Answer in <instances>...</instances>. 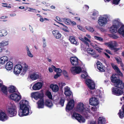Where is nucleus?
Wrapping results in <instances>:
<instances>
[{
  "label": "nucleus",
  "mask_w": 124,
  "mask_h": 124,
  "mask_svg": "<svg viewBox=\"0 0 124 124\" xmlns=\"http://www.w3.org/2000/svg\"><path fill=\"white\" fill-rule=\"evenodd\" d=\"M89 106L85 105L83 103H78L75 108V110L81 114L86 118H89L91 116L92 113L89 108Z\"/></svg>",
  "instance_id": "f257e3e1"
},
{
  "label": "nucleus",
  "mask_w": 124,
  "mask_h": 124,
  "mask_svg": "<svg viewBox=\"0 0 124 124\" xmlns=\"http://www.w3.org/2000/svg\"><path fill=\"white\" fill-rule=\"evenodd\" d=\"M91 37L89 34H87L86 35V36L84 37V38L79 37V38L88 47L89 46V43L91 46L99 52H101L103 49L100 47L99 45L100 44L95 41H91L89 39H91Z\"/></svg>",
  "instance_id": "f03ea898"
},
{
  "label": "nucleus",
  "mask_w": 124,
  "mask_h": 124,
  "mask_svg": "<svg viewBox=\"0 0 124 124\" xmlns=\"http://www.w3.org/2000/svg\"><path fill=\"white\" fill-rule=\"evenodd\" d=\"M20 108L18 111V115L21 117L28 115L29 113L28 101L26 100H22L20 103Z\"/></svg>",
  "instance_id": "7ed1b4c3"
},
{
  "label": "nucleus",
  "mask_w": 124,
  "mask_h": 124,
  "mask_svg": "<svg viewBox=\"0 0 124 124\" xmlns=\"http://www.w3.org/2000/svg\"><path fill=\"white\" fill-rule=\"evenodd\" d=\"M112 25L109 29V31L111 33L116 32L119 28L122 25L120 20L118 18L114 19L112 21Z\"/></svg>",
  "instance_id": "20e7f679"
},
{
  "label": "nucleus",
  "mask_w": 124,
  "mask_h": 124,
  "mask_svg": "<svg viewBox=\"0 0 124 124\" xmlns=\"http://www.w3.org/2000/svg\"><path fill=\"white\" fill-rule=\"evenodd\" d=\"M110 18V15L108 14H104L101 16L98 19V25L100 27H104L107 24L108 19Z\"/></svg>",
  "instance_id": "39448f33"
},
{
  "label": "nucleus",
  "mask_w": 124,
  "mask_h": 124,
  "mask_svg": "<svg viewBox=\"0 0 124 124\" xmlns=\"http://www.w3.org/2000/svg\"><path fill=\"white\" fill-rule=\"evenodd\" d=\"M104 44L107 46L111 50H113L115 51H116L122 49V47L116 48L118 46V45L115 41H112L108 43H105Z\"/></svg>",
  "instance_id": "423d86ee"
},
{
  "label": "nucleus",
  "mask_w": 124,
  "mask_h": 124,
  "mask_svg": "<svg viewBox=\"0 0 124 124\" xmlns=\"http://www.w3.org/2000/svg\"><path fill=\"white\" fill-rule=\"evenodd\" d=\"M116 75H113L111 77V79L112 82L114 83V85H117L119 87L123 88L124 87V84L121 81L117 79Z\"/></svg>",
  "instance_id": "0eeeda50"
},
{
  "label": "nucleus",
  "mask_w": 124,
  "mask_h": 124,
  "mask_svg": "<svg viewBox=\"0 0 124 124\" xmlns=\"http://www.w3.org/2000/svg\"><path fill=\"white\" fill-rule=\"evenodd\" d=\"M115 87L112 88V93L117 96H119L122 94L123 91L122 89L124 88H120L119 87L118 85H115Z\"/></svg>",
  "instance_id": "6e6552de"
},
{
  "label": "nucleus",
  "mask_w": 124,
  "mask_h": 124,
  "mask_svg": "<svg viewBox=\"0 0 124 124\" xmlns=\"http://www.w3.org/2000/svg\"><path fill=\"white\" fill-rule=\"evenodd\" d=\"M71 117L73 119L75 118L80 123H84L85 121V120L83 116L76 113L72 114Z\"/></svg>",
  "instance_id": "1a4fd4ad"
},
{
  "label": "nucleus",
  "mask_w": 124,
  "mask_h": 124,
  "mask_svg": "<svg viewBox=\"0 0 124 124\" xmlns=\"http://www.w3.org/2000/svg\"><path fill=\"white\" fill-rule=\"evenodd\" d=\"M85 50L89 55L92 56L94 58H96L99 56V55L96 54L95 50L90 47H88L86 48Z\"/></svg>",
  "instance_id": "9d476101"
},
{
  "label": "nucleus",
  "mask_w": 124,
  "mask_h": 124,
  "mask_svg": "<svg viewBox=\"0 0 124 124\" xmlns=\"http://www.w3.org/2000/svg\"><path fill=\"white\" fill-rule=\"evenodd\" d=\"M16 109V107L14 106L10 107L8 108V113L10 116L13 117L16 116L17 113Z\"/></svg>",
  "instance_id": "9b49d317"
},
{
  "label": "nucleus",
  "mask_w": 124,
  "mask_h": 124,
  "mask_svg": "<svg viewBox=\"0 0 124 124\" xmlns=\"http://www.w3.org/2000/svg\"><path fill=\"white\" fill-rule=\"evenodd\" d=\"M85 82L88 87L90 89L92 90L95 88V85L93 80L90 79H87L86 80Z\"/></svg>",
  "instance_id": "f8f14e48"
},
{
  "label": "nucleus",
  "mask_w": 124,
  "mask_h": 124,
  "mask_svg": "<svg viewBox=\"0 0 124 124\" xmlns=\"http://www.w3.org/2000/svg\"><path fill=\"white\" fill-rule=\"evenodd\" d=\"M89 103L90 105L93 106H96L99 104L98 100L97 98L95 97H92L89 100Z\"/></svg>",
  "instance_id": "ddd939ff"
},
{
  "label": "nucleus",
  "mask_w": 124,
  "mask_h": 124,
  "mask_svg": "<svg viewBox=\"0 0 124 124\" xmlns=\"http://www.w3.org/2000/svg\"><path fill=\"white\" fill-rule=\"evenodd\" d=\"M71 72L74 74L80 73L82 70V69L80 66H74L71 68Z\"/></svg>",
  "instance_id": "4468645a"
},
{
  "label": "nucleus",
  "mask_w": 124,
  "mask_h": 124,
  "mask_svg": "<svg viewBox=\"0 0 124 124\" xmlns=\"http://www.w3.org/2000/svg\"><path fill=\"white\" fill-rule=\"evenodd\" d=\"M10 98L16 102H18L21 99V95H19L16 93H14L11 94L10 96Z\"/></svg>",
  "instance_id": "2eb2a0df"
},
{
  "label": "nucleus",
  "mask_w": 124,
  "mask_h": 124,
  "mask_svg": "<svg viewBox=\"0 0 124 124\" xmlns=\"http://www.w3.org/2000/svg\"><path fill=\"white\" fill-rule=\"evenodd\" d=\"M22 69V67L20 64H17L14 67V72L16 74H18L21 72Z\"/></svg>",
  "instance_id": "dca6fc26"
},
{
  "label": "nucleus",
  "mask_w": 124,
  "mask_h": 124,
  "mask_svg": "<svg viewBox=\"0 0 124 124\" xmlns=\"http://www.w3.org/2000/svg\"><path fill=\"white\" fill-rule=\"evenodd\" d=\"M7 115L2 111L0 110V120L3 122L7 120L8 119Z\"/></svg>",
  "instance_id": "f3484780"
},
{
  "label": "nucleus",
  "mask_w": 124,
  "mask_h": 124,
  "mask_svg": "<svg viewBox=\"0 0 124 124\" xmlns=\"http://www.w3.org/2000/svg\"><path fill=\"white\" fill-rule=\"evenodd\" d=\"M97 69L101 72H104L105 71V67L104 65L100 62H97L96 63Z\"/></svg>",
  "instance_id": "a211bd4d"
},
{
  "label": "nucleus",
  "mask_w": 124,
  "mask_h": 124,
  "mask_svg": "<svg viewBox=\"0 0 124 124\" xmlns=\"http://www.w3.org/2000/svg\"><path fill=\"white\" fill-rule=\"evenodd\" d=\"M42 85L43 84L42 83L38 82L33 85L32 88L34 90H39L41 88Z\"/></svg>",
  "instance_id": "6ab92c4d"
},
{
  "label": "nucleus",
  "mask_w": 124,
  "mask_h": 124,
  "mask_svg": "<svg viewBox=\"0 0 124 124\" xmlns=\"http://www.w3.org/2000/svg\"><path fill=\"white\" fill-rule=\"evenodd\" d=\"M44 95L43 93H34L33 96L34 99L36 100H37L39 99H42V98L44 97Z\"/></svg>",
  "instance_id": "aec40b11"
},
{
  "label": "nucleus",
  "mask_w": 124,
  "mask_h": 124,
  "mask_svg": "<svg viewBox=\"0 0 124 124\" xmlns=\"http://www.w3.org/2000/svg\"><path fill=\"white\" fill-rule=\"evenodd\" d=\"M70 62L73 65H77L78 64V60L77 58L75 57L70 58Z\"/></svg>",
  "instance_id": "412c9836"
},
{
  "label": "nucleus",
  "mask_w": 124,
  "mask_h": 124,
  "mask_svg": "<svg viewBox=\"0 0 124 124\" xmlns=\"http://www.w3.org/2000/svg\"><path fill=\"white\" fill-rule=\"evenodd\" d=\"M38 108H44L45 103L43 99L39 100L37 102Z\"/></svg>",
  "instance_id": "4be33fe9"
},
{
  "label": "nucleus",
  "mask_w": 124,
  "mask_h": 124,
  "mask_svg": "<svg viewBox=\"0 0 124 124\" xmlns=\"http://www.w3.org/2000/svg\"><path fill=\"white\" fill-rule=\"evenodd\" d=\"M111 65L113 69L116 71L121 77L123 76V75L121 72L118 68L113 63H111Z\"/></svg>",
  "instance_id": "5701e85b"
},
{
  "label": "nucleus",
  "mask_w": 124,
  "mask_h": 124,
  "mask_svg": "<svg viewBox=\"0 0 124 124\" xmlns=\"http://www.w3.org/2000/svg\"><path fill=\"white\" fill-rule=\"evenodd\" d=\"M56 19L59 21L62 22V20L63 21H64V22L66 24L68 25L70 24L69 22L70 21L69 20V19H68L67 18H62V19H61L59 17L57 16L56 17Z\"/></svg>",
  "instance_id": "b1692460"
},
{
  "label": "nucleus",
  "mask_w": 124,
  "mask_h": 124,
  "mask_svg": "<svg viewBox=\"0 0 124 124\" xmlns=\"http://www.w3.org/2000/svg\"><path fill=\"white\" fill-rule=\"evenodd\" d=\"M52 32L54 36L56 39H59L61 37V35L58 31L57 30L53 31Z\"/></svg>",
  "instance_id": "393cba45"
},
{
  "label": "nucleus",
  "mask_w": 124,
  "mask_h": 124,
  "mask_svg": "<svg viewBox=\"0 0 124 124\" xmlns=\"http://www.w3.org/2000/svg\"><path fill=\"white\" fill-rule=\"evenodd\" d=\"M50 87L53 92L55 93L57 92L59 90L58 86L56 85L51 84L50 86Z\"/></svg>",
  "instance_id": "a878e982"
},
{
  "label": "nucleus",
  "mask_w": 124,
  "mask_h": 124,
  "mask_svg": "<svg viewBox=\"0 0 124 124\" xmlns=\"http://www.w3.org/2000/svg\"><path fill=\"white\" fill-rule=\"evenodd\" d=\"M93 95L94 96H96L99 98H101V97L102 95V93L99 90H97L93 93Z\"/></svg>",
  "instance_id": "bb28decb"
},
{
  "label": "nucleus",
  "mask_w": 124,
  "mask_h": 124,
  "mask_svg": "<svg viewBox=\"0 0 124 124\" xmlns=\"http://www.w3.org/2000/svg\"><path fill=\"white\" fill-rule=\"evenodd\" d=\"M13 63L11 62H8L6 66V68L8 70H11L13 68Z\"/></svg>",
  "instance_id": "cd10ccee"
},
{
  "label": "nucleus",
  "mask_w": 124,
  "mask_h": 124,
  "mask_svg": "<svg viewBox=\"0 0 124 124\" xmlns=\"http://www.w3.org/2000/svg\"><path fill=\"white\" fill-rule=\"evenodd\" d=\"M8 58L6 56L1 57L0 58V63L2 64H4L5 62L8 61Z\"/></svg>",
  "instance_id": "c85d7f7f"
},
{
  "label": "nucleus",
  "mask_w": 124,
  "mask_h": 124,
  "mask_svg": "<svg viewBox=\"0 0 124 124\" xmlns=\"http://www.w3.org/2000/svg\"><path fill=\"white\" fill-rule=\"evenodd\" d=\"M39 75L35 73L31 74L30 76V78L32 80L37 79L39 78Z\"/></svg>",
  "instance_id": "c756f323"
},
{
  "label": "nucleus",
  "mask_w": 124,
  "mask_h": 124,
  "mask_svg": "<svg viewBox=\"0 0 124 124\" xmlns=\"http://www.w3.org/2000/svg\"><path fill=\"white\" fill-rule=\"evenodd\" d=\"M105 119L103 117H100L98 119V122L99 124H105Z\"/></svg>",
  "instance_id": "7c9ffc66"
},
{
  "label": "nucleus",
  "mask_w": 124,
  "mask_h": 124,
  "mask_svg": "<svg viewBox=\"0 0 124 124\" xmlns=\"http://www.w3.org/2000/svg\"><path fill=\"white\" fill-rule=\"evenodd\" d=\"M118 32L124 37V25L122 26L118 30Z\"/></svg>",
  "instance_id": "2f4dec72"
},
{
  "label": "nucleus",
  "mask_w": 124,
  "mask_h": 124,
  "mask_svg": "<svg viewBox=\"0 0 124 124\" xmlns=\"http://www.w3.org/2000/svg\"><path fill=\"white\" fill-rule=\"evenodd\" d=\"M45 105L47 107L49 108L51 107L53 105V103L48 100L45 101Z\"/></svg>",
  "instance_id": "473e14b6"
},
{
  "label": "nucleus",
  "mask_w": 124,
  "mask_h": 124,
  "mask_svg": "<svg viewBox=\"0 0 124 124\" xmlns=\"http://www.w3.org/2000/svg\"><path fill=\"white\" fill-rule=\"evenodd\" d=\"M65 92L64 93L67 96H70V89L68 86H66L64 88Z\"/></svg>",
  "instance_id": "72a5a7b5"
},
{
  "label": "nucleus",
  "mask_w": 124,
  "mask_h": 124,
  "mask_svg": "<svg viewBox=\"0 0 124 124\" xmlns=\"http://www.w3.org/2000/svg\"><path fill=\"white\" fill-rule=\"evenodd\" d=\"M16 87L14 86L11 85L8 88V91L10 93H13L15 92Z\"/></svg>",
  "instance_id": "f704fd0d"
},
{
  "label": "nucleus",
  "mask_w": 124,
  "mask_h": 124,
  "mask_svg": "<svg viewBox=\"0 0 124 124\" xmlns=\"http://www.w3.org/2000/svg\"><path fill=\"white\" fill-rule=\"evenodd\" d=\"M51 66L52 68L54 69L55 72L61 73L62 72V70L60 68H56L55 66L53 65H52Z\"/></svg>",
  "instance_id": "c9c22d12"
},
{
  "label": "nucleus",
  "mask_w": 124,
  "mask_h": 124,
  "mask_svg": "<svg viewBox=\"0 0 124 124\" xmlns=\"http://www.w3.org/2000/svg\"><path fill=\"white\" fill-rule=\"evenodd\" d=\"M7 34V31L5 30H0V36L2 37L6 36Z\"/></svg>",
  "instance_id": "e433bc0d"
},
{
  "label": "nucleus",
  "mask_w": 124,
  "mask_h": 124,
  "mask_svg": "<svg viewBox=\"0 0 124 124\" xmlns=\"http://www.w3.org/2000/svg\"><path fill=\"white\" fill-rule=\"evenodd\" d=\"M70 42L72 44L75 45L77 44V43L75 40V37L73 36L70 37Z\"/></svg>",
  "instance_id": "4c0bfd02"
},
{
  "label": "nucleus",
  "mask_w": 124,
  "mask_h": 124,
  "mask_svg": "<svg viewBox=\"0 0 124 124\" xmlns=\"http://www.w3.org/2000/svg\"><path fill=\"white\" fill-rule=\"evenodd\" d=\"M26 49L27 50V53L28 55L31 57H33V55L31 53V52L29 50V48L28 46H26Z\"/></svg>",
  "instance_id": "58836bf2"
},
{
  "label": "nucleus",
  "mask_w": 124,
  "mask_h": 124,
  "mask_svg": "<svg viewBox=\"0 0 124 124\" xmlns=\"http://www.w3.org/2000/svg\"><path fill=\"white\" fill-rule=\"evenodd\" d=\"M65 110L67 112H70V100L68 101V102L65 108Z\"/></svg>",
  "instance_id": "ea45409f"
},
{
  "label": "nucleus",
  "mask_w": 124,
  "mask_h": 124,
  "mask_svg": "<svg viewBox=\"0 0 124 124\" xmlns=\"http://www.w3.org/2000/svg\"><path fill=\"white\" fill-rule=\"evenodd\" d=\"M46 94L49 99H52V96L50 92L49 91H47L46 93Z\"/></svg>",
  "instance_id": "a19ab883"
},
{
  "label": "nucleus",
  "mask_w": 124,
  "mask_h": 124,
  "mask_svg": "<svg viewBox=\"0 0 124 124\" xmlns=\"http://www.w3.org/2000/svg\"><path fill=\"white\" fill-rule=\"evenodd\" d=\"M1 90L2 92L5 94L6 95L7 93V87L4 85L1 88Z\"/></svg>",
  "instance_id": "79ce46f5"
},
{
  "label": "nucleus",
  "mask_w": 124,
  "mask_h": 124,
  "mask_svg": "<svg viewBox=\"0 0 124 124\" xmlns=\"http://www.w3.org/2000/svg\"><path fill=\"white\" fill-rule=\"evenodd\" d=\"M70 109L73 108L74 106V101L73 99H70Z\"/></svg>",
  "instance_id": "37998d69"
},
{
  "label": "nucleus",
  "mask_w": 124,
  "mask_h": 124,
  "mask_svg": "<svg viewBox=\"0 0 124 124\" xmlns=\"http://www.w3.org/2000/svg\"><path fill=\"white\" fill-rule=\"evenodd\" d=\"M64 101L65 100L64 98L61 97L60 98L59 103L62 107H63L64 106Z\"/></svg>",
  "instance_id": "c03bdc74"
},
{
  "label": "nucleus",
  "mask_w": 124,
  "mask_h": 124,
  "mask_svg": "<svg viewBox=\"0 0 124 124\" xmlns=\"http://www.w3.org/2000/svg\"><path fill=\"white\" fill-rule=\"evenodd\" d=\"M87 76V72L86 71H84L82 72L81 75V77L82 78H85Z\"/></svg>",
  "instance_id": "a18cd8bd"
},
{
  "label": "nucleus",
  "mask_w": 124,
  "mask_h": 124,
  "mask_svg": "<svg viewBox=\"0 0 124 124\" xmlns=\"http://www.w3.org/2000/svg\"><path fill=\"white\" fill-rule=\"evenodd\" d=\"M118 114L120 118H122L124 117V112H123L121 110H119V112L118 113Z\"/></svg>",
  "instance_id": "49530a36"
},
{
  "label": "nucleus",
  "mask_w": 124,
  "mask_h": 124,
  "mask_svg": "<svg viewBox=\"0 0 124 124\" xmlns=\"http://www.w3.org/2000/svg\"><path fill=\"white\" fill-rule=\"evenodd\" d=\"M85 28L89 31L91 32H93L94 31V29L91 27H85Z\"/></svg>",
  "instance_id": "de8ad7c7"
},
{
  "label": "nucleus",
  "mask_w": 124,
  "mask_h": 124,
  "mask_svg": "<svg viewBox=\"0 0 124 124\" xmlns=\"http://www.w3.org/2000/svg\"><path fill=\"white\" fill-rule=\"evenodd\" d=\"M59 23L61 25H62L64 28H63V30L64 31L66 32H69V31L68 30V27L66 26L62 23Z\"/></svg>",
  "instance_id": "09e8293b"
},
{
  "label": "nucleus",
  "mask_w": 124,
  "mask_h": 124,
  "mask_svg": "<svg viewBox=\"0 0 124 124\" xmlns=\"http://www.w3.org/2000/svg\"><path fill=\"white\" fill-rule=\"evenodd\" d=\"M94 37L95 39L101 42H102L103 41V39L101 37H99L96 36H95Z\"/></svg>",
  "instance_id": "8fccbe9b"
},
{
  "label": "nucleus",
  "mask_w": 124,
  "mask_h": 124,
  "mask_svg": "<svg viewBox=\"0 0 124 124\" xmlns=\"http://www.w3.org/2000/svg\"><path fill=\"white\" fill-rule=\"evenodd\" d=\"M8 44V42H5L0 43V46H4L7 45Z\"/></svg>",
  "instance_id": "3c124183"
},
{
  "label": "nucleus",
  "mask_w": 124,
  "mask_h": 124,
  "mask_svg": "<svg viewBox=\"0 0 124 124\" xmlns=\"http://www.w3.org/2000/svg\"><path fill=\"white\" fill-rule=\"evenodd\" d=\"M98 12L96 10H94L93 12L92 15L94 16H98Z\"/></svg>",
  "instance_id": "603ef678"
},
{
  "label": "nucleus",
  "mask_w": 124,
  "mask_h": 124,
  "mask_svg": "<svg viewBox=\"0 0 124 124\" xmlns=\"http://www.w3.org/2000/svg\"><path fill=\"white\" fill-rule=\"evenodd\" d=\"M78 28L80 30L84 32L85 31L84 29V28L80 25H78L77 26Z\"/></svg>",
  "instance_id": "864d4df0"
},
{
  "label": "nucleus",
  "mask_w": 124,
  "mask_h": 124,
  "mask_svg": "<svg viewBox=\"0 0 124 124\" xmlns=\"http://www.w3.org/2000/svg\"><path fill=\"white\" fill-rule=\"evenodd\" d=\"M28 69V66L27 65L25 66L24 67L23 69V72L24 73H25L27 71Z\"/></svg>",
  "instance_id": "5fc2aeb1"
},
{
  "label": "nucleus",
  "mask_w": 124,
  "mask_h": 124,
  "mask_svg": "<svg viewBox=\"0 0 124 124\" xmlns=\"http://www.w3.org/2000/svg\"><path fill=\"white\" fill-rule=\"evenodd\" d=\"M33 10V9L32 8H27L24 9V11L26 12H27L29 11H31L32 10Z\"/></svg>",
  "instance_id": "6e6d98bb"
},
{
  "label": "nucleus",
  "mask_w": 124,
  "mask_h": 124,
  "mask_svg": "<svg viewBox=\"0 0 124 124\" xmlns=\"http://www.w3.org/2000/svg\"><path fill=\"white\" fill-rule=\"evenodd\" d=\"M61 75V73H57L54 76V78L55 79H56L60 77Z\"/></svg>",
  "instance_id": "4d7b16f0"
},
{
  "label": "nucleus",
  "mask_w": 124,
  "mask_h": 124,
  "mask_svg": "<svg viewBox=\"0 0 124 124\" xmlns=\"http://www.w3.org/2000/svg\"><path fill=\"white\" fill-rule=\"evenodd\" d=\"M115 58L118 63H119L121 62V59L119 57H116Z\"/></svg>",
  "instance_id": "13d9d810"
},
{
  "label": "nucleus",
  "mask_w": 124,
  "mask_h": 124,
  "mask_svg": "<svg viewBox=\"0 0 124 124\" xmlns=\"http://www.w3.org/2000/svg\"><path fill=\"white\" fill-rule=\"evenodd\" d=\"M120 0H113V3L114 4L117 5L118 4Z\"/></svg>",
  "instance_id": "bf43d9fd"
},
{
  "label": "nucleus",
  "mask_w": 124,
  "mask_h": 124,
  "mask_svg": "<svg viewBox=\"0 0 124 124\" xmlns=\"http://www.w3.org/2000/svg\"><path fill=\"white\" fill-rule=\"evenodd\" d=\"M120 99L121 101V102H120V103L121 104H123L124 102V96L122 98H121Z\"/></svg>",
  "instance_id": "052dcab7"
},
{
  "label": "nucleus",
  "mask_w": 124,
  "mask_h": 124,
  "mask_svg": "<svg viewBox=\"0 0 124 124\" xmlns=\"http://www.w3.org/2000/svg\"><path fill=\"white\" fill-rule=\"evenodd\" d=\"M63 74L65 77H68V74L67 72L65 70H63Z\"/></svg>",
  "instance_id": "680f3d73"
},
{
  "label": "nucleus",
  "mask_w": 124,
  "mask_h": 124,
  "mask_svg": "<svg viewBox=\"0 0 124 124\" xmlns=\"http://www.w3.org/2000/svg\"><path fill=\"white\" fill-rule=\"evenodd\" d=\"M112 37L114 39H116L118 38H119V36L115 34H113L112 35Z\"/></svg>",
  "instance_id": "e2e57ef3"
},
{
  "label": "nucleus",
  "mask_w": 124,
  "mask_h": 124,
  "mask_svg": "<svg viewBox=\"0 0 124 124\" xmlns=\"http://www.w3.org/2000/svg\"><path fill=\"white\" fill-rule=\"evenodd\" d=\"M65 84L64 83L61 82V83H60L59 84V86L60 87H62L64 86L65 85Z\"/></svg>",
  "instance_id": "0e129e2a"
},
{
  "label": "nucleus",
  "mask_w": 124,
  "mask_h": 124,
  "mask_svg": "<svg viewBox=\"0 0 124 124\" xmlns=\"http://www.w3.org/2000/svg\"><path fill=\"white\" fill-rule=\"evenodd\" d=\"M91 109L93 111H95L97 110V108L95 107H92L91 108Z\"/></svg>",
  "instance_id": "69168bd1"
},
{
  "label": "nucleus",
  "mask_w": 124,
  "mask_h": 124,
  "mask_svg": "<svg viewBox=\"0 0 124 124\" xmlns=\"http://www.w3.org/2000/svg\"><path fill=\"white\" fill-rule=\"evenodd\" d=\"M70 22L71 23V25L73 26H74L76 24V22L74 21H70Z\"/></svg>",
  "instance_id": "338daca9"
},
{
  "label": "nucleus",
  "mask_w": 124,
  "mask_h": 124,
  "mask_svg": "<svg viewBox=\"0 0 124 124\" xmlns=\"http://www.w3.org/2000/svg\"><path fill=\"white\" fill-rule=\"evenodd\" d=\"M84 8H85L86 10H87L89 8V7L88 6L86 5H85L84 6Z\"/></svg>",
  "instance_id": "774afa93"
}]
</instances>
